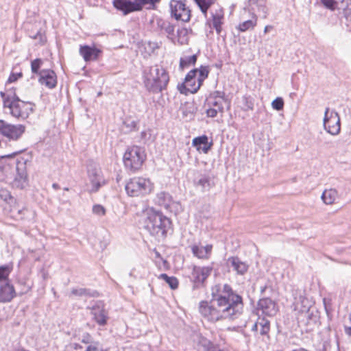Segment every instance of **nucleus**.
Masks as SVG:
<instances>
[{
    "label": "nucleus",
    "instance_id": "f257e3e1",
    "mask_svg": "<svg viewBox=\"0 0 351 351\" xmlns=\"http://www.w3.org/2000/svg\"><path fill=\"white\" fill-rule=\"evenodd\" d=\"M210 302L202 301L199 304L201 315L208 322L215 323L222 320L237 319L243 312L241 295L228 284H217L211 288Z\"/></svg>",
    "mask_w": 351,
    "mask_h": 351
},
{
    "label": "nucleus",
    "instance_id": "f03ea898",
    "mask_svg": "<svg viewBox=\"0 0 351 351\" xmlns=\"http://www.w3.org/2000/svg\"><path fill=\"white\" fill-rule=\"evenodd\" d=\"M143 79L146 89L153 93H158L166 89L169 81L168 72L158 64L145 68L143 72Z\"/></svg>",
    "mask_w": 351,
    "mask_h": 351
},
{
    "label": "nucleus",
    "instance_id": "7ed1b4c3",
    "mask_svg": "<svg viewBox=\"0 0 351 351\" xmlns=\"http://www.w3.org/2000/svg\"><path fill=\"white\" fill-rule=\"evenodd\" d=\"M170 219L161 212L149 208L145 212L143 220L144 228L150 234L158 239L165 238L171 227Z\"/></svg>",
    "mask_w": 351,
    "mask_h": 351
},
{
    "label": "nucleus",
    "instance_id": "20e7f679",
    "mask_svg": "<svg viewBox=\"0 0 351 351\" xmlns=\"http://www.w3.org/2000/svg\"><path fill=\"white\" fill-rule=\"evenodd\" d=\"M0 95L3 99V108H8L10 114L18 119H27L34 111V105L32 103L21 100L14 92L1 91Z\"/></svg>",
    "mask_w": 351,
    "mask_h": 351
},
{
    "label": "nucleus",
    "instance_id": "39448f33",
    "mask_svg": "<svg viewBox=\"0 0 351 351\" xmlns=\"http://www.w3.org/2000/svg\"><path fill=\"white\" fill-rule=\"evenodd\" d=\"M145 159L144 149L136 145L128 147L123 158L125 167L132 171L140 169Z\"/></svg>",
    "mask_w": 351,
    "mask_h": 351
},
{
    "label": "nucleus",
    "instance_id": "423d86ee",
    "mask_svg": "<svg viewBox=\"0 0 351 351\" xmlns=\"http://www.w3.org/2000/svg\"><path fill=\"white\" fill-rule=\"evenodd\" d=\"M154 184L149 178L134 177L125 184V191L131 197L144 196L153 190Z\"/></svg>",
    "mask_w": 351,
    "mask_h": 351
},
{
    "label": "nucleus",
    "instance_id": "0eeeda50",
    "mask_svg": "<svg viewBox=\"0 0 351 351\" xmlns=\"http://www.w3.org/2000/svg\"><path fill=\"white\" fill-rule=\"evenodd\" d=\"M324 130L332 136H337L341 131V121L339 114L334 110L326 108L323 120Z\"/></svg>",
    "mask_w": 351,
    "mask_h": 351
},
{
    "label": "nucleus",
    "instance_id": "6e6552de",
    "mask_svg": "<svg viewBox=\"0 0 351 351\" xmlns=\"http://www.w3.org/2000/svg\"><path fill=\"white\" fill-rule=\"evenodd\" d=\"M90 184L88 186L89 193H96L105 184L101 169L95 164L91 163L87 167Z\"/></svg>",
    "mask_w": 351,
    "mask_h": 351
},
{
    "label": "nucleus",
    "instance_id": "1a4fd4ad",
    "mask_svg": "<svg viewBox=\"0 0 351 351\" xmlns=\"http://www.w3.org/2000/svg\"><path fill=\"white\" fill-rule=\"evenodd\" d=\"M25 132V126L24 125H13L3 120H0V134L10 141H18Z\"/></svg>",
    "mask_w": 351,
    "mask_h": 351
},
{
    "label": "nucleus",
    "instance_id": "9d476101",
    "mask_svg": "<svg viewBox=\"0 0 351 351\" xmlns=\"http://www.w3.org/2000/svg\"><path fill=\"white\" fill-rule=\"evenodd\" d=\"M311 307V302L302 293L298 297H294L293 310L295 315L299 321H304L305 318L310 317L309 311Z\"/></svg>",
    "mask_w": 351,
    "mask_h": 351
},
{
    "label": "nucleus",
    "instance_id": "9b49d317",
    "mask_svg": "<svg viewBox=\"0 0 351 351\" xmlns=\"http://www.w3.org/2000/svg\"><path fill=\"white\" fill-rule=\"evenodd\" d=\"M211 17L208 19L206 25L210 27V31L208 33H206L207 37L209 36L210 34H213V28L215 29L217 34L219 35L222 31V25L224 21V12L223 10L217 7L215 9H212L210 11Z\"/></svg>",
    "mask_w": 351,
    "mask_h": 351
},
{
    "label": "nucleus",
    "instance_id": "f8f14e48",
    "mask_svg": "<svg viewBox=\"0 0 351 351\" xmlns=\"http://www.w3.org/2000/svg\"><path fill=\"white\" fill-rule=\"evenodd\" d=\"M171 15L177 21L188 22L191 18V11L182 1L171 0L169 3Z\"/></svg>",
    "mask_w": 351,
    "mask_h": 351
},
{
    "label": "nucleus",
    "instance_id": "ddd939ff",
    "mask_svg": "<svg viewBox=\"0 0 351 351\" xmlns=\"http://www.w3.org/2000/svg\"><path fill=\"white\" fill-rule=\"evenodd\" d=\"M197 71L191 70L186 75L184 82L178 85V89L182 94L188 95L189 93L194 94L201 87V84L196 80Z\"/></svg>",
    "mask_w": 351,
    "mask_h": 351
},
{
    "label": "nucleus",
    "instance_id": "4468645a",
    "mask_svg": "<svg viewBox=\"0 0 351 351\" xmlns=\"http://www.w3.org/2000/svg\"><path fill=\"white\" fill-rule=\"evenodd\" d=\"M212 271V266H194L191 276L194 288L203 287L206 280L211 274Z\"/></svg>",
    "mask_w": 351,
    "mask_h": 351
},
{
    "label": "nucleus",
    "instance_id": "2eb2a0df",
    "mask_svg": "<svg viewBox=\"0 0 351 351\" xmlns=\"http://www.w3.org/2000/svg\"><path fill=\"white\" fill-rule=\"evenodd\" d=\"M155 201L159 206L164 207L171 213H176L181 209L180 203L173 200L169 193L164 191L157 193Z\"/></svg>",
    "mask_w": 351,
    "mask_h": 351
},
{
    "label": "nucleus",
    "instance_id": "dca6fc26",
    "mask_svg": "<svg viewBox=\"0 0 351 351\" xmlns=\"http://www.w3.org/2000/svg\"><path fill=\"white\" fill-rule=\"evenodd\" d=\"M258 313L266 316L272 317L278 311L277 303L269 298L260 299L257 306Z\"/></svg>",
    "mask_w": 351,
    "mask_h": 351
},
{
    "label": "nucleus",
    "instance_id": "f3484780",
    "mask_svg": "<svg viewBox=\"0 0 351 351\" xmlns=\"http://www.w3.org/2000/svg\"><path fill=\"white\" fill-rule=\"evenodd\" d=\"M25 163L26 160L23 158L17 160V175L13 181V186L14 187L23 189L27 184V175L25 171Z\"/></svg>",
    "mask_w": 351,
    "mask_h": 351
},
{
    "label": "nucleus",
    "instance_id": "a211bd4d",
    "mask_svg": "<svg viewBox=\"0 0 351 351\" xmlns=\"http://www.w3.org/2000/svg\"><path fill=\"white\" fill-rule=\"evenodd\" d=\"M247 10L251 13L257 12L262 18H267V8L265 0H248L247 5L244 8V13L241 15L242 18H244Z\"/></svg>",
    "mask_w": 351,
    "mask_h": 351
},
{
    "label": "nucleus",
    "instance_id": "6ab92c4d",
    "mask_svg": "<svg viewBox=\"0 0 351 351\" xmlns=\"http://www.w3.org/2000/svg\"><path fill=\"white\" fill-rule=\"evenodd\" d=\"M193 255L201 260H208L212 254L213 245L207 244L203 246L200 243H194L191 246Z\"/></svg>",
    "mask_w": 351,
    "mask_h": 351
},
{
    "label": "nucleus",
    "instance_id": "aec40b11",
    "mask_svg": "<svg viewBox=\"0 0 351 351\" xmlns=\"http://www.w3.org/2000/svg\"><path fill=\"white\" fill-rule=\"evenodd\" d=\"M79 52L85 62H90L97 60L102 51L95 47V45L92 46L82 45L80 47Z\"/></svg>",
    "mask_w": 351,
    "mask_h": 351
},
{
    "label": "nucleus",
    "instance_id": "412c9836",
    "mask_svg": "<svg viewBox=\"0 0 351 351\" xmlns=\"http://www.w3.org/2000/svg\"><path fill=\"white\" fill-rule=\"evenodd\" d=\"M39 82L48 88H53L57 84V77L55 72L51 69H43L39 73Z\"/></svg>",
    "mask_w": 351,
    "mask_h": 351
},
{
    "label": "nucleus",
    "instance_id": "4be33fe9",
    "mask_svg": "<svg viewBox=\"0 0 351 351\" xmlns=\"http://www.w3.org/2000/svg\"><path fill=\"white\" fill-rule=\"evenodd\" d=\"M16 296L14 286L9 282L0 285V303H8Z\"/></svg>",
    "mask_w": 351,
    "mask_h": 351
},
{
    "label": "nucleus",
    "instance_id": "5701e85b",
    "mask_svg": "<svg viewBox=\"0 0 351 351\" xmlns=\"http://www.w3.org/2000/svg\"><path fill=\"white\" fill-rule=\"evenodd\" d=\"M113 5L115 8L126 15L132 12L138 11V7L136 5V0L133 1L130 0H113Z\"/></svg>",
    "mask_w": 351,
    "mask_h": 351
},
{
    "label": "nucleus",
    "instance_id": "b1692460",
    "mask_svg": "<svg viewBox=\"0 0 351 351\" xmlns=\"http://www.w3.org/2000/svg\"><path fill=\"white\" fill-rule=\"evenodd\" d=\"M227 263L238 275H244L247 273L249 268L248 264L246 262L242 261L237 256L229 257L227 260Z\"/></svg>",
    "mask_w": 351,
    "mask_h": 351
},
{
    "label": "nucleus",
    "instance_id": "393cba45",
    "mask_svg": "<svg viewBox=\"0 0 351 351\" xmlns=\"http://www.w3.org/2000/svg\"><path fill=\"white\" fill-rule=\"evenodd\" d=\"M91 315L93 319L99 326H105L106 324L108 317L107 312L103 307L99 305L94 306L91 309Z\"/></svg>",
    "mask_w": 351,
    "mask_h": 351
},
{
    "label": "nucleus",
    "instance_id": "a878e982",
    "mask_svg": "<svg viewBox=\"0 0 351 351\" xmlns=\"http://www.w3.org/2000/svg\"><path fill=\"white\" fill-rule=\"evenodd\" d=\"M193 146L195 147L197 150L207 154L210 149L213 143H208V138L206 135L195 137L192 141Z\"/></svg>",
    "mask_w": 351,
    "mask_h": 351
},
{
    "label": "nucleus",
    "instance_id": "bb28decb",
    "mask_svg": "<svg viewBox=\"0 0 351 351\" xmlns=\"http://www.w3.org/2000/svg\"><path fill=\"white\" fill-rule=\"evenodd\" d=\"M257 24V16L255 13H251V18L247 20H245L242 23H239L237 29L242 32L247 30L253 29Z\"/></svg>",
    "mask_w": 351,
    "mask_h": 351
},
{
    "label": "nucleus",
    "instance_id": "cd10ccee",
    "mask_svg": "<svg viewBox=\"0 0 351 351\" xmlns=\"http://www.w3.org/2000/svg\"><path fill=\"white\" fill-rule=\"evenodd\" d=\"M322 199L324 204L331 205L338 197V192L335 189H326L322 195Z\"/></svg>",
    "mask_w": 351,
    "mask_h": 351
},
{
    "label": "nucleus",
    "instance_id": "c85d7f7f",
    "mask_svg": "<svg viewBox=\"0 0 351 351\" xmlns=\"http://www.w3.org/2000/svg\"><path fill=\"white\" fill-rule=\"evenodd\" d=\"M160 29L167 34V38L170 39L173 43H176V38H174L175 26L169 21H160L159 23Z\"/></svg>",
    "mask_w": 351,
    "mask_h": 351
},
{
    "label": "nucleus",
    "instance_id": "c756f323",
    "mask_svg": "<svg viewBox=\"0 0 351 351\" xmlns=\"http://www.w3.org/2000/svg\"><path fill=\"white\" fill-rule=\"evenodd\" d=\"M176 38V43L179 45H186L188 43L189 39V31L186 28H179L177 30L176 36L174 34Z\"/></svg>",
    "mask_w": 351,
    "mask_h": 351
},
{
    "label": "nucleus",
    "instance_id": "7c9ffc66",
    "mask_svg": "<svg viewBox=\"0 0 351 351\" xmlns=\"http://www.w3.org/2000/svg\"><path fill=\"white\" fill-rule=\"evenodd\" d=\"M194 184L201 187L202 191H208L210 187V178L208 175H201L197 179L194 180Z\"/></svg>",
    "mask_w": 351,
    "mask_h": 351
},
{
    "label": "nucleus",
    "instance_id": "2f4dec72",
    "mask_svg": "<svg viewBox=\"0 0 351 351\" xmlns=\"http://www.w3.org/2000/svg\"><path fill=\"white\" fill-rule=\"evenodd\" d=\"M254 328H256L258 330V328L260 327V333L262 335H267L269 329H270V323L267 319H260L258 322H257L254 324Z\"/></svg>",
    "mask_w": 351,
    "mask_h": 351
},
{
    "label": "nucleus",
    "instance_id": "473e14b6",
    "mask_svg": "<svg viewBox=\"0 0 351 351\" xmlns=\"http://www.w3.org/2000/svg\"><path fill=\"white\" fill-rule=\"evenodd\" d=\"M13 270V264H8L0 266V281L6 280Z\"/></svg>",
    "mask_w": 351,
    "mask_h": 351
},
{
    "label": "nucleus",
    "instance_id": "72a5a7b5",
    "mask_svg": "<svg viewBox=\"0 0 351 351\" xmlns=\"http://www.w3.org/2000/svg\"><path fill=\"white\" fill-rule=\"evenodd\" d=\"M197 58V55L181 58L180 60V67L183 69L186 67H189L191 65H194L196 63Z\"/></svg>",
    "mask_w": 351,
    "mask_h": 351
},
{
    "label": "nucleus",
    "instance_id": "f704fd0d",
    "mask_svg": "<svg viewBox=\"0 0 351 351\" xmlns=\"http://www.w3.org/2000/svg\"><path fill=\"white\" fill-rule=\"evenodd\" d=\"M160 0H136V5L138 7V11L141 10L144 6H147L148 9H154L155 5L160 2Z\"/></svg>",
    "mask_w": 351,
    "mask_h": 351
},
{
    "label": "nucleus",
    "instance_id": "c9c22d12",
    "mask_svg": "<svg viewBox=\"0 0 351 351\" xmlns=\"http://www.w3.org/2000/svg\"><path fill=\"white\" fill-rule=\"evenodd\" d=\"M197 71V80L202 85L203 82L208 77L209 73V67L208 66H201L199 69H195Z\"/></svg>",
    "mask_w": 351,
    "mask_h": 351
},
{
    "label": "nucleus",
    "instance_id": "e433bc0d",
    "mask_svg": "<svg viewBox=\"0 0 351 351\" xmlns=\"http://www.w3.org/2000/svg\"><path fill=\"white\" fill-rule=\"evenodd\" d=\"M158 278L164 280L172 289H176L178 287V280L174 276H169L166 274H161Z\"/></svg>",
    "mask_w": 351,
    "mask_h": 351
},
{
    "label": "nucleus",
    "instance_id": "4c0bfd02",
    "mask_svg": "<svg viewBox=\"0 0 351 351\" xmlns=\"http://www.w3.org/2000/svg\"><path fill=\"white\" fill-rule=\"evenodd\" d=\"M106 212V208L101 204H95L92 207V213L99 218L104 217Z\"/></svg>",
    "mask_w": 351,
    "mask_h": 351
},
{
    "label": "nucleus",
    "instance_id": "58836bf2",
    "mask_svg": "<svg viewBox=\"0 0 351 351\" xmlns=\"http://www.w3.org/2000/svg\"><path fill=\"white\" fill-rule=\"evenodd\" d=\"M199 7L201 11L206 16L209 7L214 3L215 0H194Z\"/></svg>",
    "mask_w": 351,
    "mask_h": 351
},
{
    "label": "nucleus",
    "instance_id": "ea45409f",
    "mask_svg": "<svg viewBox=\"0 0 351 351\" xmlns=\"http://www.w3.org/2000/svg\"><path fill=\"white\" fill-rule=\"evenodd\" d=\"M223 101H222V100H219L215 97H211L209 101L208 105L211 108H217V110L223 111Z\"/></svg>",
    "mask_w": 351,
    "mask_h": 351
},
{
    "label": "nucleus",
    "instance_id": "a19ab883",
    "mask_svg": "<svg viewBox=\"0 0 351 351\" xmlns=\"http://www.w3.org/2000/svg\"><path fill=\"white\" fill-rule=\"evenodd\" d=\"M200 344L203 346L205 351H215L217 348L208 339H202Z\"/></svg>",
    "mask_w": 351,
    "mask_h": 351
},
{
    "label": "nucleus",
    "instance_id": "79ce46f5",
    "mask_svg": "<svg viewBox=\"0 0 351 351\" xmlns=\"http://www.w3.org/2000/svg\"><path fill=\"white\" fill-rule=\"evenodd\" d=\"M43 64V60L40 58H36L31 62V69L33 73H38V70Z\"/></svg>",
    "mask_w": 351,
    "mask_h": 351
},
{
    "label": "nucleus",
    "instance_id": "37998d69",
    "mask_svg": "<svg viewBox=\"0 0 351 351\" xmlns=\"http://www.w3.org/2000/svg\"><path fill=\"white\" fill-rule=\"evenodd\" d=\"M271 107L276 110H281L284 107V101L281 97H277L271 102Z\"/></svg>",
    "mask_w": 351,
    "mask_h": 351
},
{
    "label": "nucleus",
    "instance_id": "c03bdc74",
    "mask_svg": "<svg viewBox=\"0 0 351 351\" xmlns=\"http://www.w3.org/2000/svg\"><path fill=\"white\" fill-rule=\"evenodd\" d=\"M344 331L348 337H351V313L344 323Z\"/></svg>",
    "mask_w": 351,
    "mask_h": 351
},
{
    "label": "nucleus",
    "instance_id": "a18cd8bd",
    "mask_svg": "<svg viewBox=\"0 0 351 351\" xmlns=\"http://www.w3.org/2000/svg\"><path fill=\"white\" fill-rule=\"evenodd\" d=\"M322 3L328 9L334 10L336 6L335 0H321Z\"/></svg>",
    "mask_w": 351,
    "mask_h": 351
},
{
    "label": "nucleus",
    "instance_id": "49530a36",
    "mask_svg": "<svg viewBox=\"0 0 351 351\" xmlns=\"http://www.w3.org/2000/svg\"><path fill=\"white\" fill-rule=\"evenodd\" d=\"M71 294L76 296H83L88 295L89 293L85 289L80 288V289H73L71 291Z\"/></svg>",
    "mask_w": 351,
    "mask_h": 351
},
{
    "label": "nucleus",
    "instance_id": "de8ad7c7",
    "mask_svg": "<svg viewBox=\"0 0 351 351\" xmlns=\"http://www.w3.org/2000/svg\"><path fill=\"white\" fill-rule=\"evenodd\" d=\"M80 340L83 343L85 344H90L93 343V337L88 332L83 333Z\"/></svg>",
    "mask_w": 351,
    "mask_h": 351
},
{
    "label": "nucleus",
    "instance_id": "09e8293b",
    "mask_svg": "<svg viewBox=\"0 0 351 351\" xmlns=\"http://www.w3.org/2000/svg\"><path fill=\"white\" fill-rule=\"evenodd\" d=\"M219 112H222L223 111L217 110V108L209 107L206 110V114L209 117L214 118V117H215L217 115V113Z\"/></svg>",
    "mask_w": 351,
    "mask_h": 351
},
{
    "label": "nucleus",
    "instance_id": "8fccbe9b",
    "mask_svg": "<svg viewBox=\"0 0 351 351\" xmlns=\"http://www.w3.org/2000/svg\"><path fill=\"white\" fill-rule=\"evenodd\" d=\"M136 124L137 123L134 120H127L124 122V125L129 128V130H135Z\"/></svg>",
    "mask_w": 351,
    "mask_h": 351
},
{
    "label": "nucleus",
    "instance_id": "3c124183",
    "mask_svg": "<svg viewBox=\"0 0 351 351\" xmlns=\"http://www.w3.org/2000/svg\"><path fill=\"white\" fill-rule=\"evenodd\" d=\"M99 342L95 341L90 343L84 351H98Z\"/></svg>",
    "mask_w": 351,
    "mask_h": 351
},
{
    "label": "nucleus",
    "instance_id": "603ef678",
    "mask_svg": "<svg viewBox=\"0 0 351 351\" xmlns=\"http://www.w3.org/2000/svg\"><path fill=\"white\" fill-rule=\"evenodd\" d=\"M343 14L344 16L346 18L347 20L351 21V3L348 4L346 9L343 10Z\"/></svg>",
    "mask_w": 351,
    "mask_h": 351
},
{
    "label": "nucleus",
    "instance_id": "864d4df0",
    "mask_svg": "<svg viewBox=\"0 0 351 351\" xmlns=\"http://www.w3.org/2000/svg\"><path fill=\"white\" fill-rule=\"evenodd\" d=\"M22 76V74L21 73H11L8 80V82L9 83H12L15 81H16L19 77H21Z\"/></svg>",
    "mask_w": 351,
    "mask_h": 351
},
{
    "label": "nucleus",
    "instance_id": "5fc2aeb1",
    "mask_svg": "<svg viewBox=\"0 0 351 351\" xmlns=\"http://www.w3.org/2000/svg\"><path fill=\"white\" fill-rule=\"evenodd\" d=\"M213 97L219 100L225 101V93L223 92L216 91L214 93Z\"/></svg>",
    "mask_w": 351,
    "mask_h": 351
},
{
    "label": "nucleus",
    "instance_id": "6e6d98bb",
    "mask_svg": "<svg viewBox=\"0 0 351 351\" xmlns=\"http://www.w3.org/2000/svg\"><path fill=\"white\" fill-rule=\"evenodd\" d=\"M19 152H14L12 154H8V155H5V156H1L0 158H12L14 157V156H16Z\"/></svg>",
    "mask_w": 351,
    "mask_h": 351
},
{
    "label": "nucleus",
    "instance_id": "4d7b16f0",
    "mask_svg": "<svg viewBox=\"0 0 351 351\" xmlns=\"http://www.w3.org/2000/svg\"><path fill=\"white\" fill-rule=\"evenodd\" d=\"M72 348L75 350H78V349H82V346L79 344V343H74L71 345Z\"/></svg>",
    "mask_w": 351,
    "mask_h": 351
},
{
    "label": "nucleus",
    "instance_id": "13d9d810",
    "mask_svg": "<svg viewBox=\"0 0 351 351\" xmlns=\"http://www.w3.org/2000/svg\"><path fill=\"white\" fill-rule=\"evenodd\" d=\"M273 28L271 25H266L264 28V33L267 34L270 29Z\"/></svg>",
    "mask_w": 351,
    "mask_h": 351
},
{
    "label": "nucleus",
    "instance_id": "bf43d9fd",
    "mask_svg": "<svg viewBox=\"0 0 351 351\" xmlns=\"http://www.w3.org/2000/svg\"><path fill=\"white\" fill-rule=\"evenodd\" d=\"M155 256H156V258H161L162 259V257H161L160 253L158 251H155Z\"/></svg>",
    "mask_w": 351,
    "mask_h": 351
},
{
    "label": "nucleus",
    "instance_id": "052dcab7",
    "mask_svg": "<svg viewBox=\"0 0 351 351\" xmlns=\"http://www.w3.org/2000/svg\"><path fill=\"white\" fill-rule=\"evenodd\" d=\"M146 134H147V132L145 131L142 132H141V137H142V138L145 139L146 138Z\"/></svg>",
    "mask_w": 351,
    "mask_h": 351
},
{
    "label": "nucleus",
    "instance_id": "680f3d73",
    "mask_svg": "<svg viewBox=\"0 0 351 351\" xmlns=\"http://www.w3.org/2000/svg\"><path fill=\"white\" fill-rule=\"evenodd\" d=\"M52 187H53L54 189L57 190V189H59V185H58V184H56V183H53V184H52Z\"/></svg>",
    "mask_w": 351,
    "mask_h": 351
},
{
    "label": "nucleus",
    "instance_id": "e2e57ef3",
    "mask_svg": "<svg viewBox=\"0 0 351 351\" xmlns=\"http://www.w3.org/2000/svg\"><path fill=\"white\" fill-rule=\"evenodd\" d=\"M265 289H266V287H265H265H261V291L262 293H263V292L265 291Z\"/></svg>",
    "mask_w": 351,
    "mask_h": 351
},
{
    "label": "nucleus",
    "instance_id": "0e129e2a",
    "mask_svg": "<svg viewBox=\"0 0 351 351\" xmlns=\"http://www.w3.org/2000/svg\"><path fill=\"white\" fill-rule=\"evenodd\" d=\"M134 271H135V269L132 270V271L130 272V276H134V277H135V278H137V276H135V275L134 274Z\"/></svg>",
    "mask_w": 351,
    "mask_h": 351
},
{
    "label": "nucleus",
    "instance_id": "69168bd1",
    "mask_svg": "<svg viewBox=\"0 0 351 351\" xmlns=\"http://www.w3.org/2000/svg\"><path fill=\"white\" fill-rule=\"evenodd\" d=\"M38 36H40V34L39 32H38V33H37V34H36L35 36H34L33 38H34V39H36V38H37V37H38Z\"/></svg>",
    "mask_w": 351,
    "mask_h": 351
},
{
    "label": "nucleus",
    "instance_id": "338daca9",
    "mask_svg": "<svg viewBox=\"0 0 351 351\" xmlns=\"http://www.w3.org/2000/svg\"><path fill=\"white\" fill-rule=\"evenodd\" d=\"M98 351H106V350L101 349L100 350H98Z\"/></svg>",
    "mask_w": 351,
    "mask_h": 351
},
{
    "label": "nucleus",
    "instance_id": "774afa93",
    "mask_svg": "<svg viewBox=\"0 0 351 351\" xmlns=\"http://www.w3.org/2000/svg\"><path fill=\"white\" fill-rule=\"evenodd\" d=\"M250 109H252V106H248Z\"/></svg>",
    "mask_w": 351,
    "mask_h": 351
}]
</instances>
